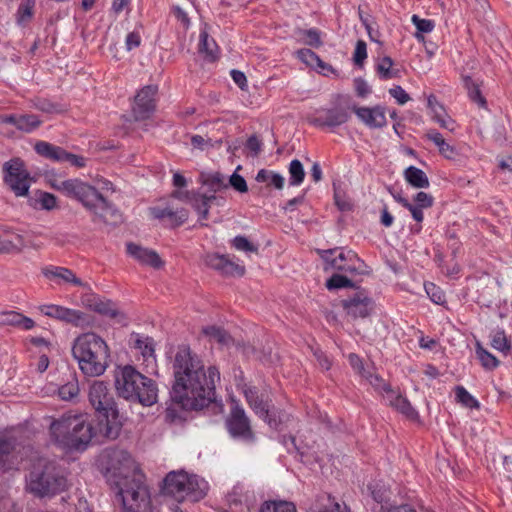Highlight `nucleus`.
Segmentation results:
<instances>
[{
    "label": "nucleus",
    "instance_id": "nucleus-25",
    "mask_svg": "<svg viewBox=\"0 0 512 512\" xmlns=\"http://www.w3.org/2000/svg\"><path fill=\"white\" fill-rule=\"evenodd\" d=\"M43 274L47 278H57L62 280L65 283H71L80 287H87V283H84L80 278H78L73 271L65 267H50L46 268L43 271Z\"/></svg>",
    "mask_w": 512,
    "mask_h": 512
},
{
    "label": "nucleus",
    "instance_id": "nucleus-8",
    "mask_svg": "<svg viewBox=\"0 0 512 512\" xmlns=\"http://www.w3.org/2000/svg\"><path fill=\"white\" fill-rule=\"evenodd\" d=\"M101 459L106 465L101 468L116 480L134 475V473H141L138 467L135 466L131 455L126 450L119 448L106 449L102 453Z\"/></svg>",
    "mask_w": 512,
    "mask_h": 512
},
{
    "label": "nucleus",
    "instance_id": "nucleus-53",
    "mask_svg": "<svg viewBox=\"0 0 512 512\" xmlns=\"http://www.w3.org/2000/svg\"><path fill=\"white\" fill-rule=\"evenodd\" d=\"M297 57L303 63L310 67H315L316 63H321V59L310 49H300L297 51Z\"/></svg>",
    "mask_w": 512,
    "mask_h": 512
},
{
    "label": "nucleus",
    "instance_id": "nucleus-46",
    "mask_svg": "<svg viewBox=\"0 0 512 512\" xmlns=\"http://www.w3.org/2000/svg\"><path fill=\"white\" fill-rule=\"evenodd\" d=\"M247 494L244 492V488L241 485H236L232 488L231 492L227 495V501L230 506H241L247 501Z\"/></svg>",
    "mask_w": 512,
    "mask_h": 512
},
{
    "label": "nucleus",
    "instance_id": "nucleus-56",
    "mask_svg": "<svg viewBox=\"0 0 512 512\" xmlns=\"http://www.w3.org/2000/svg\"><path fill=\"white\" fill-rule=\"evenodd\" d=\"M241 169V166H238L236 171L230 176L229 184L238 192L246 193L248 191V186L245 179L237 173L238 170Z\"/></svg>",
    "mask_w": 512,
    "mask_h": 512
},
{
    "label": "nucleus",
    "instance_id": "nucleus-52",
    "mask_svg": "<svg viewBox=\"0 0 512 512\" xmlns=\"http://www.w3.org/2000/svg\"><path fill=\"white\" fill-rule=\"evenodd\" d=\"M92 311H95L99 314L106 315L109 317H115L117 315V311L113 307L112 302L105 301L101 298L97 301L96 305H94Z\"/></svg>",
    "mask_w": 512,
    "mask_h": 512
},
{
    "label": "nucleus",
    "instance_id": "nucleus-10",
    "mask_svg": "<svg viewBox=\"0 0 512 512\" xmlns=\"http://www.w3.org/2000/svg\"><path fill=\"white\" fill-rule=\"evenodd\" d=\"M88 397L90 404L97 412L104 417L117 419L118 410L116 402L107 383L100 380L93 381L89 387Z\"/></svg>",
    "mask_w": 512,
    "mask_h": 512
},
{
    "label": "nucleus",
    "instance_id": "nucleus-57",
    "mask_svg": "<svg viewBox=\"0 0 512 512\" xmlns=\"http://www.w3.org/2000/svg\"><path fill=\"white\" fill-rule=\"evenodd\" d=\"M233 246L239 251L258 252V248L253 245L246 237L237 236L233 239Z\"/></svg>",
    "mask_w": 512,
    "mask_h": 512
},
{
    "label": "nucleus",
    "instance_id": "nucleus-48",
    "mask_svg": "<svg viewBox=\"0 0 512 512\" xmlns=\"http://www.w3.org/2000/svg\"><path fill=\"white\" fill-rule=\"evenodd\" d=\"M34 106L38 110L45 112V113H50V114L62 113L65 111V108L62 105H60L58 103L51 102L48 99H37L36 102L34 103Z\"/></svg>",
    "mask_w": 512,
    "mask_h": 512
},
{
    "label": "nucleus",
    "instance_id": "nucleus-44",
    "mask_svg": "<svg viewBox=\"0 0 512 512\" xmlns=\"http://www.w3.org/2000/svg\"><path fill=\"white\" fill-rule=\"evenodd\" d=\"M202 182L214 191L227 187L224 176L219 172L202 175Z\"/></svg>",
    "mask_w": 512,
    "mask_h": 512
},
{
    "label": "nucleus",
    "instance_id": "nucleus-6",
    "mask_svg": "<svg viewBox=\"0 0 512 512\" xmlns=\"http://www.w3.org/2000/svg\"><path fill=\"white\" fill-rule=\"evenodd\" d=\"M124 512H152L150 493L142 473L115 480Z\"/></svg>",
    "mask_w": 512,
    "mask_h": 512
},
{
    "label": "nucleus",
    "instance_id": "nucleus-26",
    "mask_svg": "<svg viewBox=\"0 0 512 512\" xmlns=\"http://www.w3.org/2000/svg\"><path fill=\"white\" fill-rule=\"evenodd\" d=\"M35 150L39 155L57 162H65L68 153L63 148L44 141L37 142Z\"/></svg>",
    "mask_w": 512,
    "mask_h": 512
},
{
    "label": "nucleus",
    "instance_id": "nucleus-21",
    "mask_svg": "<svg viewBox=\"0 0 512 512\" xmlns=\"http://www.w3.org/2000/svg\"><path fill=\"white\" fill-rule=\"evenodd\" d=\"M150 214L159 220L167 219L169 225L177 227L182 225L188 219V211L184 208H172L167 206L165 208L152 207L150 208Z\"/></svg>",
    "mask_w": 512,
    "mask_h": 512
},
{
    "label": "nucleus",
    "instance_id": "nucleus-1",
    "mask_svg": "<svg viewBox=\"0 0 512 512\" xmlns=\"http://www.w3.org/2000/svg\"><path fill=\"white\" fill-rule=\"evenodd\" d=\"M174 385L172 398L186 410H201L215 398V382L220 379L218 370L205 371L199 356L188 346H180L173 362Z\"/></svg>",
    "mask_w": 512,
    "mask_h": 512
},
{
    "label": "nucleus",
    "instance_id": "nucleus-42",
    "mask_svg": "<svg viewBox=\"0 0 512 512\" xmlns=\"http://www.w3.org/2000/svg\"><path fill=\"white\" fill-rule=\"evenodd\" d=\"M79 391L78 381L76 379H72L58 389V394L62 400L68 401L76 397L79 394Z\"/></svg>",
    "mask_w": 512,
    "mask_h": 512
},
{
    "label": "nucleus",
    "instance_id": "nucleus-27",
    "mask_svg": "<svg viewBox=\"0 0 512 512\" xmlns=\"http://www.w3.org/2000/svg\"><path fill=\"white\" fill-rule=\"evenodd\" d=\"M387 400L389 401L390 406L395 408L406 417L410 419L417 417V412L411 406L410 402L403 396L396 394L394 391H389Z\"/></svg>",
    "mask_w": 512,
    "mask_h": 512
},
{
    "label": "nucleus",
    "instance_id": "nucleus-62",
    "mask_svg": "<svg viewBox=\"0 0 512 512\" xmlns=\"http://www.w3.org/2000/svg\"><path fill=\"white\" fill-rule=\"evenodd\" d=\"M427 103L432 119L437 118V115H442L443 113H445L444 107L440 103H438L434 95H430L428 97Z\"/></svg>",
    "mask_w": 512,
    "mask_h": 512
},
{
    "label": "nucleus",
    "instance_id": "nucleus-17",
    "mask_svg": "<svg viewBox=\"0 0 512 512\" xmlns=\"http://www.w3.org/2000/svg\"><path fill=\"white\" fill-rule=\"evenodd\" d=\"M346 313L352 318H365L374 309L373 301L363 292H357L354 296L342 301Z\"/></svg>",
    "mask_w": 512,
    "mask_h": 512
},
{
    "label": "nucleus",
    "instance_id": "nucleus-40",
    "mask_svg": "<svg viewBox=\"0 0 512 512\" xmlns=\"http://www.w3.org/2000/svg\"><path fill=\"white\" fill-rule=\"evenodd\" d=\"M392 66V59L385 56L378 62L376 70L382 79L388 80L397 76V72L392 70Z\"/></svg>",
    "mask_w": 512,
    "mask_h": 512
},
{
    "label": "nucleus",
    "instance_id": "nucleus-16",
    "mask_svg": "<svg viewBox=\"0 0 512 512\" xmlns=\"http://www.w3.org/2000/svg\"><path fill=\"white\" fill-rule=\"evenodd\" d=\"M227 426L230 434L233 437H241L245 440L252 439V431L250 428V422L247 418L244 409L238 405H235L230 413L227 420Z\"/></svg>",
    "mask_w": 512,
    "mask_h": 512
},
{
    "label": "nucleus",
    "instance_id": "nucleus-13",
    "mask_svg": "<svg viewBox=\"0 0 512 512\" xmlns=\"http://www.w3.org/2000/svg\"><path fill=\"white\" fill-rule=\"evenodd\" d=\"M67 196L77 199L90 212L99 201L103 203L102 194L95 187L78 178L71 179V186Z\"/></svg>",
    "mask_w": 512,
    "mask_h": 512
},
{
    "label": "nucleus",
    "instance_id": "nucleus-51",
    "mask_svg": "<svg viewBox=\"0 0 512 512\" xmlns=\"http://www.w3.org/2000/svg\"><path fill=\"white\" fill-rule=\"evenodd\" d=\"M36 202L40 204V207L44 210H52L57 205L56 197L53 194L43 191L36 192Z\"/></svg>",
    "mask_w": 512,
    "mask_h": 512
},
{
    "label": "nucleus",
    "instance_id": "nucleus-24",
    "mask_svg": "<svg viewBox=\"0 0 512 512\" xmlns=\"http://www.w3.org/2000/svg\"><path fill=\"white\" fill-rule=\"evenodd\" d=\"M25 246L23 237L10 229H3L0 233V253L20 252Z\"/></svg>",
    "mask_w": 512,
    "mask_h": 512
},
{
    "label": "nucleus",
    "instance_id": "nucleus-12",
    "mask_svg": "<svg viewBox=\"0 0 512 512\" xmlns=\"http://www.w3.org/2000/svg\"><path fill=\"white\" fill-rule=\"evenodd\" d=\"M39 311L50 318L71 324L76 327L88 325L87 316L80 310L67 308L56 304H44L38 307Z\"/></svg>",
    "mask_w": 512,
    "mask_h": 512
},
{
    "label": "nucleus",
    "instance_id": "nucleus-14",
    "mask_svg": "<svg viewBox=\"0 0 512 512\" xmlns=\"http://www.w3.org/2000/svg\"><path fill=\"white\" fill-rule=\"evenodd\" d=\"M157 87L148 85L143 87L135 96L133 115L136 120H144L150 117L155 110V95Z\"/></svg>",
    "mask_w": 512,
    "mask_h": 512
},
{
    "label": "nucleus",
    "instance_id": "nucleus-34",
    "mask_svg": "<svg viewBox=\"0 0 512 512\" xmlns=\"http://www.w3.org/2000/svg\"><path fill=\"white\" fill-rule=\"evenodd\" d=\"M255 179L257 182L267 183L279 190L284 187L285 182V179L281 174L266 169L259 170Z\"/></svg>",
    "mask_w": 512,
    "mask_h": 512
},
{
    "label": "nucleus",
    "instance_id": "nucleus-55",
    "mask_svg": "<svg viewBox=\"0 0 512 512\" xmlns=\"http://www.w3.org/2000/svg\"><path fill=\"white\" fill-rule=\"evenodd\" d=\"M411 21L416 26L417 31L421 33H430L435 27L434 21L422 19L418 15H413Z\"/></svg>",
    "mask_w": 512,
    "mask_h": 512
},
{
    "label": "nucleus",
    "instance_id": "nucleus-47",
    "mask_svg": "<svg viewBox=\"0 0 512 512\" xmlns=\"http://www.w3.org/2000/svg\"><path fill=\"white\" fill-rule=\"evenodd\" d=\"M105 423H100V432L104 437L108 439H115L119 435L120 427L116 423V419H112L111 417H105Z\"/></svg>",
    "mask_w": 512,
    "mask_h": 512
},
{
    "label": "nucleus",
    "instance_id": "nucleus-60",
    "mask_svg": "<svg viewBox=\"0 0 512 512\" xmlns=\"http://www.w3.org/2000/svg\"><path fill=\"white\" fill-rule=\"evenodd\" d=\"M389 94L395 98L399 105H404L410 100V96L401 86H394L393 88L389 89Z\"/></svg>",
    "mask_w": 512,
    "mask_h": 512
},
{
    "label": "nucleus",
    "instance_id": "nucleus-58",
    "mask_svg": "<svg viewBox=\"0 0 512 512\" xmlns=\"http://www.w3.org/2000/svg\"><path fill=\"white\" fill-rule=\"evenodd\" d=\"M367 57V46L363 40H359L356 43L353 60L354 63L358 66H362L364 60Z\"/></svg>",
    "mask_w": 512,
    "mask_h": 512
},
{
    "label": "nucleus",
    "instance_id": "nucleus-23",
    "mask_svg": "<svg viewBox=\"0 0 512 512\" xmlns=\"http://www.w3.org/2000/svg\"><path fill=\"white\" fill-rule=\"evenodd\" d=\"M243 394L249 406L255 411V413L271 425L268 406L262 398H259L256 388L251 386H244Z\"/></svg>",
    "mask_w": 512,
    "mask_h": 512
},
{
    "label": "nucleus",
    "instance_id": "nucleus-20",
    "mask_svg": "<svg viewBox=\"0 0 512 512\" xmlns=\"http://www.w3.org/2000/svg\"><path fill=\"white\" fill-rule=\"evenodd\" d=\"M127 253L142 265H148L155 269L163 266V261L156 251L144 248L135 243H127Z\"/></svg>",
    "mask_w": 512,
    "mask_h": 512
},
{
    "label": "nucleus",
    "instance_id": "nucleus-41",
    "mask_svg": "<svg viewBox=\"0 0 512 512\" xmlns=\"http://www.w3.org/2000/svg\"><path fill=\"white\" fill-rule=\"evenodd\" d=\"M464 85L468 91V95L472 101L477 103L479 106L485 105V99L481 95L478 86L473 82L470 76L463 77Z\"/></svg>",
    "mask_w": 512,
    "mask_h": 512
},
{
    "label": "nucleus",
    "instance_id": "nucleus-35",
    "mask_svg": "<svg viewBox=\"0 0 512 512\" xmlns=\"http://www.w3.org/2000/svg\"><path fill=\"white\" fill-rule=\"evenodd\" d=\"M134 347L139 350L145 359L154 358V342L152 338L141 337L140 335L134 336Z\"/></svg>",
    "mask_w": 512,
    "mask_h": 512
},
{
    "label": "nucleus",
    "instance_id": "nucleus-38",
    "mask_svg": "<svg viewBox=\"0 0 512 512\" xmlns=\"http://www.w3.org/2000/svg\"><path fill=\"white\" fill-rule=\"evenodd\" d=\"M260 512H297L293 503L286 501H268L265 502Z\"/></svg>",
    "mask_w": 512,
    "mask_h": 512
},
{
    "label": "nucleus",
    "instance_id": "nucleus-7",
    "mask_svg": "<svg viewBox=\"0 0 512 512\" xmlns=\"http://www.w3.org/2000/svg\"><path fill=\"white\" fill-rule=\"evenodd\" d=\"M208 489V483L204 479L184 471H172L164 479V493L178 502L185 499L199 501L205 497Z\"/></svg>",
    "mask_w": 512,
    "mask_h": 512
},
{
    "label": "nucleus",
    "instance_id": "nucleus-11",
    "mask_svg": "<svg viewBox=\"0 0 512 512\" xmlns=\"http://www.w3.org/2000/svg\"><path fill=\"white\" fill-rule=\"evenodd\" d=\"M4 181L18 196H26L29 192L31 177L19 158L11 159L3 165Z\"/></svg>",
    "mask_w": 512,
    "mask_h": 512
},
{
    "label": "nucleus",
    "instance_id": "nucleus-18",
    "mask_svg": "<svg viewBox=\"0 0 512 512\" xmlns=\"http://www.w3.org/2000/svg\"><path fill=\"white\" fill-rule=\"evenodd\" d=\"M205 262L211 268L221 271L229 276H243L245 267L233 262L226 255L209 254L205 258Z\"/></svg>",
    "mask_w": 512,
    "mask_h": 512
},
{
    "label": "nucleus",
    "instance_id": "nucleus-63",
    "mask_svg": "<svg viewBox=\"0 0 512 512\" xmlns=\"http://www.w3.org/2000/svg\"><path fill=\"white\" fill-rule=\"evenodd\" d=\"M414 201L415 206L429 208L433 205L434 199L430 194L421 191L415 195Z\"/></svg>",
    "mask_w": 512,
    "mask_h": 512
},
{
    "label": "nucleus",
    "instance_id": "nucleus-59",
    "mask_svg": "<svg viewBox=\"0 0 512 512\" xmlns=\"http://www.w3.org/2000/svg\"><path fill=\"white\" fill-rule=\"evenodd\" d=\"M303 34L305 35L306 39H305V43L309 46H312V47H320L322 45V41H321V38H320V33L318 30L316 29H309V30H305L303 32Z\"/></svg>",
    "mask_w": 512,
    "mask_h": 512
},
{
    "label": "nucleus",
    "instance_id": "nucleus-50",
    "mask_svg": "<svg viewBox=\"0 0 512 512\" xmlns=\"http://www.w3.org/2000/svg\"><path fill=\"white\" fill-rule=\"evenodd\" d=\"M394 199L400 203L403 207L408 209L411 212V215L413 219L417 222H422L424 219L423 215V209L422 207L415 206L414 204L410 203L406 198H403L401 196H394Z\"/></svg>",
    "mask_w": 512,
    "mask_h": 512
},
{
    "label": "nucleus",
    "instance_id": "nucleus-43",
    "mask_svg": "<svg viewBox=\"0 0 512 512\" xmlns=\"http://www.w3.org/2000/svg\"><path fill=\"white\" fill-rule=\"evenodd\" d=\"M41 121L35 115H20L18 116L17 129L20 131L30 133L40 125Z\"/></svg>",
    "mask_w": 512,
    "mask_h": 512
},
{
    "label": "nucleus",
    "instance_id": "nucleus-19",
    "mask_svg": "<svg viewBox=\"0 0 512 512\" xmlns=\"http://www.w3.org/2000/svg\"><path fill=\"white\" fill-rule=\"evenodd\" d=\"M354 113L359 120L369 128H382L386 125L385 111L381 106L375 107H353Z\"/></svg>",
    "mask_w": 512,
    "mask_h": 512
},
{
    "label": "nucleus",
    "instance_id": "nucleus-9",
    "mask_svg": "<svg viewBox=\"0 0 512 512\" xmlns=\"http://www.w3.org/2000/svg\"><path fill=\"white\" fill-rule=\"evenodd\" d=\"M321 258L325 261V271L337 270L349 274H358L361 272L363 262L357 254L351 250L345 252L342 249H331L319 251Z\"/></svg>",
    "mask_w": 512,
    "mask_h": 512
},
{
    "label": "nucleus",
    "instance_id": "nucleus-33",
    "mask_svg": "<svg viewBox=\"0 0 512 512\" xmlns=\"http://www.w3.org/2000/svg\"><path fill=\"white\" fill-rule=\"evenodd\" d=\"M216 199L214 195L207 196L203 194H195L191 199V205L199 213L201 219H207L211 203Z\"/></svg>",
    "mask_w": 512,
    "mask_h": 512
},
{
    "label": "nucleus",
    "instance_id": "nucleus-54",
    "mask_svg": "<svg viewBox=\"0 0 512 512\" xmlns=\"http://www.w3.org/2000/svg\"><path fill=\"white\" fill-rule=\"evenodd\" d=\"M425 291L432 302L435 304H443L445 302V295L443 291L433 283L425 284Z\"/></svg>",
    "mask_w": 512,
    "mask_h": 512
},
{
    "label": "nucleus",
    "instance_id": "nucleus-36",
    "mask_svg": "<svg viewBox=\"0 0 512 512\" xmlns=\"http://www.w3.org/2000/svg\"><path fill=\"white\" fill-rule=\"evenodd\" d=\"M288 172L290 185L299 186L303 183L305 178V170L302 163L298 159H294L290 162Z\"/></svg>",
    "mask_w": 512,
    "mask_h": 512
},
{
    "label": "nucleus",
    "instance_id": "nucleus-49",
    "mask_svg": "<svg viewBox=\"0 0 512 512\" xmlns=\"http://www.w3.org/2000/svg\"><path fill=\"white\" fill-rule=\"evenodd\" d=\"M353 282L345 275L334 274L326 282L329 290L352 287Z\"/></svg>",
    "mask_w": 512,
    "mask_h": 512
},
{
    "label": "nucleus",
    "instance_id": "nucleus-3",
    "mask_svg": "<svg viewBox=\"0 0 512 512\" xmlns=\"http://www.w3.org/2000/svg\"><path fill=\"white\" fill-rule=\"evenodd\" d=\"M114 386L118 395L128 401L138 402L144 406H151L157 402L158 389L155 382L131 365L116 368Z\"/></svg>",
    "mask_w": 512,
    "mask_h": 512
},
{
    "label": "nucleus",
    "instance_id": "nucleus-31",
    "mask_svg": "<svg viewBox=\"0 0 512 512\" xmlns=\"http://www.w3.org/2000/svg\"><path fill=\"white\" fill-rule=\"evenodd\" d=\"M202 334L209 341L216 342L221 346H228L232 342L231 336L222 328L217 326H206L202 329Z\"/></svg>",
    "mask_w": 512,
    "mask_h": 512
},
{
    "label": "nucleus",
    "instance_id": "nucleus-39",
    "mask_svg": "<svg viewBox=\"0 0 512 512\" xmlns=\"http://www.w3.org/2000/svg\"><path fill=\"white\" fill-rule=\"evenodd\" d=\"M476 354L485 369L492 370L499 366V360L479 343L476 345Z\"/></svg>",
    "mask_w": 512,
    "mask_h": 512
},
{
    "label": "nucleus",
    "instance_id": "nucleus-37",
    "mask_svg": "<svg viewBox=\"0 0 512 512\" xmlns=\"http://www.w3.org/2000/svg\"><path fill=\"white\" fill-rule=\"evenodd\" d=\"M491 346L503 353L509 352L511 349L510 341L507 339V336L504 330H495L491 334Z\"/></svg>",
    "mask_w": 512,
    "mask_h": 512
},
{
    "label": "nucleus",
    "instance_id": "nucleus-2",
    "mask_svg": "<svg viewBox=\"0 0 512 512\" xmlns=\"http://www.w3.org/2000/svg\"><path fill=\"white\" fill-rule=\"evenodd\" d=\"M72 356L80 371L87 377H98L110 364V348L107 342L94 332L76 337L72 343Z\"/></svg>",
    "mask_w": 512,
    "mask_h": 512
},
{
    "label": "nucleus",
    "instance_id": "nucleus-15",
    "mask_svg": "<svg viewBox=\"0 0 512 512\" xmlns=\"http://www.w3.org/2000/svg\"><path fill=\"white\" fill-rule=\"evenodd\" d=\"M349 112L346 107L337 105L329 109H321L311 123L319 127H337L349 120Z\"/></svg>",
    "mask_w": 512,
    "mask_h": 512
},
{
    "label": "nucleus",
    "instance_id": "nucleus-30",
    "mask_svg": "<svg viewBox=\"0 0 512 512\" xmlns=\"http://www.w3.org/2000/svg\"><path fill=\"white\" fill-rule=\"evenodd\" d=\"M426 137L438 147L440 154L445 158L453 159L457 155L456 149L448 144L443 136L436 130H429L426 133Z\"/></svg>",
    "mask_w": 512,
    "mask_h": 512
},
{
    "label": "nucleus",
    "instance_id": "nucleus-5",
    "mask_svg": "<svg viewBox=\"0 0 512 512\" xmlns=\"http://www.w3.org/2000/svg\"><path fill=\"white\" fill-rule=\"evenodd\" d=\"M67 488L66 478L60 474L55 463L47 458H38L27 477V489L39 497L51 496Z\"/></svg>",
    "mask_w": 512,
    "mask_h": 512
},
{
    "label": "nucleus",
    "instance_id": "nucleus-29",
    "mask_svg": "<svg viewBox=\"0 0 512 512\" xmlns=\"http://www.w3.org/2000/svg\"><path fill=\"white\" fill-rule=\"evenodd\" d=\"M199 52L208 61H214L218 57V46L205 31H202L199 37Z\"/></svg>",
    "mask_w": 512,
    "mask_h": 512
},
{
    "label": "nucleus",
    "instance_id": "nucleus-28",
    "mask_svg": "<svg viewBox=\"0 0 512 512\" xmlns=\"http://www.w3.org/2000/svg\"><path fill=\"white\" fill-rule=\"evenodd\" d=\"M404 178L414 188H428L430 185L425 172L415 166H409L405 169Z\"/></svg>",
    "mask_w": 512,
    "mask_h": 512
},
{
    "label": "nucleus",
    "instance_id": "nucleus-64",
    "mask_svg": "<svg viewBox=\"0 0 512 512\" xmlns=\"http://www.w3.org/2000/svg\"><path fill=\"white\" fill-rule=\"evenodd\" d=\"M50 185L67 196L71 186V179L63 180L61 178L54 177L53 179H50Z\"/></svg>",
    "mask_w": 512,
    "mask_h": 512
},
{
    "label": "nucleus",
    "instance_id": "nucleus-4",
    "mask_svg": "<svg viewBox=\"0 0 512 512\" xmlns=\"http://www.w3.org/2000/svg\"><path fill=\"white\" fill-rule=\"evenodd\" d=\"M52 439L66 448L85 447L94 436L92 425L83 415H63L50 425Z\"/></svg>",
    "mask_w": 512,
    "mask_h": 512
},
{
    "label": "nucleus",
    "instance_id": "nucleus-22",
    "mask_svg": "<svg viewBox=\"0 0 512 512\" xmlns=\"http://www.w3.org/2000/svg\"><path fill=\"white\" fill-rule=\"evenodd\" d=\"M91 213L94 215L93 221H102L107 225H117L118 223L122 222L121 213L104 197L103 203L99 201Z\"/></svg>",
    "mask_w": 512,
    "mask_h": 512
},
{
    "label": "nucleus",
    "instance_id": "nucleus-32",
    "mask_svg": "<svg viewBox=\"0 0 512 512\" xmlns=\"http://www.w3.org/2000/svg\"><path fill=\"white\" fill-rule=\"evenodd\" d=\"M35 0H22L15 14L16 23L26 26L34 16Z\"/></svg>",
    "mask_w": 512,
    "mask_h": 512
},
{
    "label": "nucleus",
    "instance_id": "nucleus-61",
    "mask_svg": "<svg viewBox=\"0 0 512 512\" xmlns=\"http://www.w3.org/2000/svg\"><path fill=\"white\" fill-rule=\"evenodd\" d=\"M369 383L378 391H384L389 394V391H392L389 385L378 375L369 374L367 376Z\"/></svg>",
    "mask_w": 512,
    "mask_h": 512
},
{
    "label": "nucleus",
    "instance_id": "nucleus-45",
    "mask_svg": "<svg viewBox=\"0 0 512 512\" xmlns=\"http://www.w3.org/2000/svg\"><path fill=\"white\" fill-rule=\"evenodd\" d=\"M456 399L467 408H478L479 402L462 386L455 389Z\"/></svg>",
    "mask_w": 512,
    "mask_h": 512
}]
</instances>
